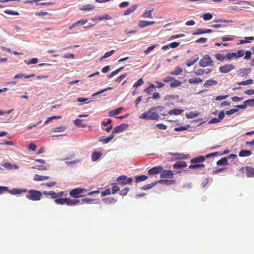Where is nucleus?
<instances>
[{"mask_svg": "<svg viewBox=\"0 0 254 254\" xmlns=\"http://www.w3.org/2000/svg\"><path fill=\"white\" fill-rule=\"evenodd\" d=\"M158 108L164 109V107L160 106L156 107H152L148 111L144 112L141 115H140V118L145 120H158L159 119V115L157 112L154 111L155 109Z\"/></svg>", "mask_w": 254, "mask_h": 254, "instance_id": "1", "label": "nucleus"}, {"mask_svg": "<svg viewBox=\"0 0 254 254\" xmlns=\"http://www.w3.org/2000/svg\"><path fill=\"white\" fill-rule=\"evenodd\" d=\"M27 189L25 188H14L12 190H9L8 187L0 186V191H2L0 193V195L3 194L5 191H8L9 193L12 195H17L20 194L22 193L27 192Z\"/></svg>", "mask_w": 254, "mask_h": 254, "instance_id": "2", "label": "nucleus"}, {"mask_svg": "<svg viewBox=\"0 0 254 254\" xmlns=\"http://www.w3.org/2000/svg\"><path fill=\"white\" fill-rule=\"evenodd\" d=\"M27 192L28 194L26 195V198L32 201H39L42 196V193L35 190L31 189L27 191Z\"/></svg>", "mask_w": 254, "mask_h": 254, "instance_id": "3", "label": "nucleus"}, {"mask_svg": "<svg viewBox=\"0 0 254 254\" xmlns=\"http://www.w3.org/2000/svg\"><path fill=\"white\" fill-rule=\"evenodd\" d=\"M87 190L81 188H76L71 190L69 192L70 195L74 198H78L85 196L82 193L86 192Z\"/></svg>", "mask_w": 254, "mask_h": 254, "instance_id": "4", "label": "nucleus"}, {"mask_svg": "<svg viewBox=\"0 0 254 254\" xmlns=\"http://www.w3.org/2000/svg\"><path fill=\"white\" fill-rule=\"evenodd\" d=\"M213 61L209 55H205L199 62L200 66L205 67L212 66Z\"/></svg>", "mask_w": 254, "mask_h": 254, "instance_id": "5", "label": "nucleus"}, {"mask_svg": "<svg viewBox=\"0 0 254 254\" xmlns=\"http://www.w3.org/2000/svg\"><path fill=\"white\" fill-rule=\"evenodd\" d=\"M117 181L119 182V184L125 185L127 184H130L133 181V179L132 178H128L126 175H121L117 178Z\"/></svg>", "mask_w": 254, "mask_h": 254, "instance_id": "6", "label": "nucleus"}, {"mask_svg": "<svg viewBox=\"0 0 254 254\" xmlns=\"http://www.w3.org/2000/svg\"><path fill=\"white\" fill-rule=\"evenodd\" d=\"M235 69V66L232 64H225L219 67V71L222 73H227Z\"/></svg>", "mask_w": 254, "mask_h": 254, "instance_id": "7", "label": "nucleus"}, {"mask_svg": "<svg viewBox=\"0 0 254 254\" xmlns=\"http://www.w3.org/2000/svg\"><path fill=\"white\" fill-rule=\"evenodd\" d=\"M128 127V125L127 124H121L114 127L113 129L112 134H116L121 132H123L127 130Z\"/></svg>", "mask_w": 254, "mask_h": 254, "instance_id": "8", "label": "nucleus"}, {"mask_svg": "<svg viewBox=\"0 0 254 254\" xmlns=\"http://www.w3.org/2000/svg\"><path fill=\"white\" fill-rule=\"evenodd\" d=\"M169 182V180H160L157 181H155L154 182H152L149 184L145 185L143 186L142 189L143 190H148L152 188L154 186L156 185L157 183H165L168 184V183Z\"/></svg>", "mask_w": 254, "mask_h": 254, "instance_id": "9", "label": "nucleus"}, {"mask_svg": "<svg viewBox=\"0 0 254 254\" xmlns=\"http://www.w3.org/2000/svg\"><path fill=\"white\" fill-rule=\"evenodd\" d=\"M246 171V176L248 177H254V169L251 167L245 166L240 168V171L244 172V170Z\"/></svg>", "mask_w": 254, "mask_h": 254, "instance_id": "10", "label": "nucleus"}, {"mask_svg": "<svg viewBox=\"0 0 254 254\" xmlns=\"http://www.w3.org/2000/svg\"><path fill=\"white\" fill-rule=\"evenodd\" d=\"M163 171V167L161 166L154 167L149 169L148 173L150 175L158 174Z\"/></svg>", "mask_w": 254, "mask_h": 254, "instance_id": "11", "label": "nucleus"}, {"mask_svg": "<svg viewBox=\"0 0 254 254\" xmlns=\"http://www.w3.org/2000/svg\"><path fill=\"white\" fill-rule=\"evenodd\" d=\"M244 54V51L242 50H238L237 52H230L228 55V57L231 60L233 58H238L242 57Z\"/></svg>", "mask_w": 254, "mask_h": 254, "instance_id": "12", "label": "nucleus"}, {"mask_svg": "<svg viewBox=\"0 0 254 254\" xmlns=\"http://www.w3.org/2000/svg\"><path fill=\"white\" fill-rule=\"evenodd\" d=\"M230 52H228L226 55H224L222 53H217L215 54L214 56L217 60L220 61H223L225 60L230 61L231 59L228 57V56Z\"/></svg>", "mask_w": 254, "mask_h": 254, "instance_id": "13", "label": "nucleus"}, {"mask_svg": "<svg viewBox=\"0 0 254 254\" xmlns=\"http://www.w3.org/2000/svg\"><path fill=\"white\" fill-rule=\"evenodd\" d=\"M155 23V21H147L144 20H140L138 22V26L142 28L149 25L154 24Z\"/></svg>", "mask_w": 254, "mask_h": 254, "instance_id": "14", "label": "nucleus"}, {"mask_svg": "<svg viewBox=\"0 0 254 254\" xmlns=\"http://www.w3.org/2000/svg\"><path fill=\"white\" fill-rule=\"evenodd\" d=\"M249 104L252 105H254V99H249L245 101L244 104L240 105H238L236 107L239 109H244L247 107V104Z\"/></svg>", "mask_w": 254, "mask_h": 254, "instance_id": "15", "label": "nucleus"}, {"mask_svg": "<svg viewBox=\"0 0 254 254\" xmlns=\"http://www.w3.org/2000/svg\"><path fill=\"white\" fill-rule=\"evenodd\" d=\"M161 174L160 175V177L163 178H167V177H172L173 175V173L172 171L168 170H163L161 172Z\"/></svg>", "mask_w": 254, "mask_h": 254, "instance_id": "16", "label": "nucleus"}, {"mask_svg": "<svg viewBox=\"0 0 254 254\" xmlns=\"http://www.w3.org/2000/svg\"><path fill=\"white\" fill-rule=\"evenodd\" d=\"M205 157L203 156H200L198 157H194L190 160V162L192 164H196L204 161Z\"/></svg>", "mask_w": 254, "mask_h": 254, "instance_id": "17", "label": "nucleus"}, {"mask_svg": "<svg viewBox=\"0 0 254 254\" xmlns=\"http://www.w3.org/2000/svg\"><path fill=\"white\" fill-rule=\"evenodd\" d=\"M174 169H181L187 166L186 163L184 161H177L173 165Z\"/></svg>", "mask_w": 254, "mask_h": 254, "instance_id": "18", "label": "nucleus"}, {"mask_svg": "<svg viewBox=\"0 0 254 254\" xmlns=\"http://www.w3.org/2000/svg\"><path fill=\"white\" fill-rule=\"evenodd\" d=\"M111 19H112V18L109 15H108L107 14H105L104 15H103L102 16L96 17L94 18H92V20H97V21H101V20H110Z\"/></svg>", "mask_w": 254, "mask_h": 254, "instance_id": "19", "label": "nucleus"}, {"mask_svg": "<svg viewBox=\"0 0 254 254\" xmlns=\"http://www.w3.org/2000/svg\"><path fill=\"white\" fill-rule=\"evenodd\" d=\"M123 109V108L121 107L114 110L110 111L109 112V115L110 116H114L115 115H117L121 113Z\"/></svg>", "mask_w": 254, "mask_h": 254, "instance_id": "20", "label": "nucleus"}, {"mask_svg": "<svg viewBox=\"0 0 254 254\" xmlns=\"http://www.w3.org/2000/svg\"><path fill=\"white\" fill-rule=\"evenodd\" d=\"M49 178V176H41L38 174H35L34 176L33 180L35 181H39L47 180Z\"/></svg>", "mask_w": 254, "mask_h": 254, "instance_id": "21", "label": "nucleus"}, {"mask_svg": "<svg viewBox=\"0 0 254 254\" xmlns=\"http://www.w3.org/2000/svg\"><path fill=\"white\" fill-rule=\"evenodd\" d=\"M67 198H59L55 199V202L57 204L64 205L67 204Z\"/></svg>", "mask_w": 254, "mask_h": 254, "instance_id": "22", "label": "nucleus"}, {"mask_svg": "<svg viewBox=\"0 0 254 254\" xmlns=\"http://www.w3.org/2000/svg\"><path fill=\"white\" fill-rule=\"evenodd\" d=\"M137 7V5L135 4L132 6H131L129 8L127 9V10H125L124 12V15H127L133 12L135 10V9Z\"/></svg>", "mask_w": 254, "mask_h": 254, "instance_id": "23", "label": "nucleus"}, {"mask_svg": "<svg viewBox=\"0 0 254 254\" xmlns=\"http://www.w3.org/2000/svg\"><path fill=\"white\" fill-rule=\"evenodd\" d=\"M74 123L76 126L80 127H85L87 126V125L86 124H84L83 123V120L79 119H77L75 120L74 121Z\"/></svg>", "mask_w": 254, "mask_h": 254, "instance_id": "24", "label": "nucleus"}, {"mask_svg": "<svg viewBox=\"0 0 254 254\" xmlns=\"http://www.w3.org/2000/svg\"><path fill=\"white\" fill-rule=\"evenodd\" d=\"M79 203L80 201L79 200L67 198L66 205L68 206H75L79 204Z\"/></svg>", "mask_w": 254, "mask_h": 254, "instance_id": "25", "label": "nucleus"}, {"mask_svg": "<svg viewBox=\"0 0 254 254\" xmlns=\"http://www.w3.org/2000/svg\"><path fill=\"white\" fill-rule=\"evenodd\" d=\"M217 84V81L213 79H209L205 81L204 84L205 87H210Z\"/></svg>", "mask_w": 254, "mask_h": 254, "instance_id": "26", "label": "nucleus"}, {"mask_svg": "<svg viewBox=\"0 0 254 254\" xmlns=\"http://www.w3.org/2000/svg\"><path fill=\"white\" fill-rule=\"evenodd\" d=\"M199 57L196 56V57L193 60H188L186 62V65L187 67H190L193 65L198 60Z\"/></svg>", "mask_w": 254, "mask_h": 254, "instance_id": "27", "label": "nucleus"}, {"mask_svg": "<svg viewBox=\"0 0 254 254\" xmlns=\"http://www.w3.org/2000/svg\"><path fill=\"white\" fill-rule=\"evenodd\" d=\"M153 9H151L150 10H146L144 11L142 15V17L144 18H153L152 15V12L153 11Z\"/></svg>", "mask_w": 254, "mask_h": 254, "instance_id": "28", "label": "nucleus"}, {"mask_svg": "<svg viewBox=\"0 0 254 254\" xmlns=\"http://www.w3.org/2000/svg\"><path fill=\"white\" fill-rule=\"evenodd\" d=\"M252 154L251 151L247 150H243L239 152V156L241 157H247L250 156Z\"/></svg>", "mask_w": 254, "mask_h": 254, "instance_id": "29", "label": "nucleus"}, {"mask_svg": "<svg viewBox=\"0 0 254 254\" xmlns=\"http://www.w3.org/2000/svg\"><path fill=\"white\" fill-rule=\"evenodd\" d=\"M183 112V110L176 108V109L170 110L168 112V114L169 115H179L181 113H182Z\"/></svg>", "mask_w": 254, "mask_h": 254, "instance_id": "30", "label": "nucleus"}, {"mask_svg": "<svg viewBox=\"0 0 254 254\" xmlns=\"http://www.w3.org/2000/svg\"><path fill=\"white\" fill-rule=\"evenodd\" d=\"M43 194L45 195H50L51 196V198L53 199H57V193H55L54 191H44L43 192Z\"/></svg>", "mask_w": 254, "mask_h": 254, "instance_id": "31", "label": "nucleus"}, {"mask_svg": "<svg viewBox=\"0 0 254 254\" xmlns=\"http://www.w3.org/2000/svg\"><path fill=\"white\" fill-rule=\"evenodd\" d=\"M66 129V127L65 126H61L56 127H55L53 129L54 132H61L64 131Z\"/></svg>", "mask_w": 254, "mask_h": 254, "instance_id": "32", "label": "nucleus"}, {"mask_svg": "<svg viewBox=\"0 0 254 254\" xmlns=\"http://www.w3.org/2000/svg\"><path fill=\"white\" fill-rule=\"evenodd\" d=\"M95 8V6L94 5H91V4H87L84 5L80 8H79V10L82 11H87V10H93Z\"/></svg>", "mask_w": 254, "mask_h": 254, "instance_id": "33", "label": "nucleus"}, {"mask_svg": "<svg viewBox=\"0 0 254 254\" xmlns=\"http://www.w3.org/2000/svg\"><path fill=\"white\" fill-rule=\"evenodd\" d=\"M181 82L180 81L177 80L174 78V79L172 80V81H171L170 86L171 88H175L179 86L180 85H181Z\"/></svg>", "mask_w": 254, "mask_h": 254, "instance_id": "34", "label": "nucleus"}, {"mask_svg": "<svg viewBox=\"0 0 254 254\" xmlns=\"http://www.w3.org/2000/svg\"><path fill=\"white\" fill-rule=\"evenodd\" d=\"M101 153L99 152H94L92 154V160L93 161L98 160L101 157Z\"/></svg>", "mask_w": 254, "mask_h": 254, "instance_id": "35", "label": "nucleus"}, {"mask_svg": "<svg viewBox=\"0 0 254 254\" xmlns=\"http://www.w3.org/2000/svg\"><path fill=\"white\" fill-rule=\"evenodd\" d=\"M147 176L144 175L140 176H136L135 177L136 183H138L146 180L147 179Z\"/></svg>", "mask_w": 254, "mask_h": 254, "instance_id": "36", "label": "nucleus"}, {"mask_svg": "<svg viewBox=\"0 0 254 254\" xmlns=\"http://www.w3.org/2000/svg\"><path fill=\"white\" fill-rule=\"evenodd\" d=\"M202 81L200 78H191L188 80V82L190 84H198L201 82Z\"/></svg>", "mask_w": 254, "mask_h": 254, "instance_id": "37", "label": "nucleus"}, {"mask_svg": "<svg viewBox=\"0 0 254 254\" xmlns=\"http://www.w3.org/2000/svg\"><path fill=\"white\" fill-rule=\"evenodd\" d=\"M124 67L123 66H122V67L119 68L118 69L113 71L109 75H108L107 76L108 78H111L113 77L114 76H115V75L118 74L120 71H121L122 70H123L124 69Z\"/></svg>", "mask_w": 254, "mask_h": 254, "instance_id": "38", "label": "nucleus"}, {"mask_svg": "<svg viewBox=\"0 0 254 254\" xmlns=\"http://www.w3.org/2000/svg\"><path fill=\"white\" fill-rule=\"evenodd\" d=\"M205 165L203 164H194L189 166V168L192 169H196L200 168H204Z\"/></svg>", "mask_w": 254, "mask_h": 254, "instance_id": "39", "label": "nucleus"}, {"mask_svg": "<svg viewBox=\"0 0 254 254\" xmlns=\"http://www.w3.org/2000/svg\"><path fill=\"white\" fill-rule=\"evenodd\" d=\"M216 164L217 165H224L228 164V162L227 159L226 157H223L219 160Z\"/></svg>", "mask_w": 254, "mask_h": 254, "instance_id": "40", "label": "nucleus"}, {"mask_svg": "<svg viewBox=\"0 0 254 254\" xmlns=\"http://www.w3.org/2000/svg\"><path fill=\"white\" fill-rule=\"evenodd\" d=\"M182 71V69L179 67H177L175 68V69L170 72V74L174 75H178L181 73Z\"/></svg>", "mask_w": 254, "mask_h": 254, "instance_id": "41", "label": "nucleus"}, {"mask_svg": "<svg viewBox=\"0 0 254 254\" xmlns=\"http://www.w3.org/2000/svg\"><path fill=\"white\" fill-rule=\"evenodd\" d=\"M253 82V81L252 79H248L245 81H241L237 82V84L239 85H246L249 84H251Z\"/></svg>", "mask_w": 254, "mask_h": 254, "instance_id": "42", "label": "nucleus"}, {"mask_svg": "<svg viewBox=\"0 0 254 254\" xmlns=\"http://www.w3.org/2000/svg\"><path fill=\"white\" fill-rule=\"evenodd\" d=\"M24 62L27 65H30L36 64L38 62V59L36 58H33L30 60H25Z\"/></svg>", "mask_w": 254, "mask_h": 254, "instance_id": "43", "label": "nucleus"}, {"mask_svg": "<svg viewBox=\"0 0 254 254\" xmlns=\"http://www.w3.org/2000/svg\"><path fill=\"white\" fill-rule=\"evenodd\" d=\"M115 52V50H112L110 51L106 52L103 57L100 58V60H102L104 59L107 58L111 56Z\"/></svg>", "mask_w": 254, "mask_h": 254, "instance_id": "44", "label": "nucleus"}, {"mask_svg": "<svg viewBox=\"0 0 254 254\" xmlns=\"http://www.w3.org/2000/svg\"><path fill=\"white\" fill-rule=\"evenodd\" d=\"M221 39L223 42L233 41L234 39V37L232 35H227L222 37Z\"/></svg>", "mask_w": 254, "mask_h": 254, "instance_id": "45", "label": "nucleus"}, {"mask_svg": "<svg viewBox=\"0 0 254 254\" xmlns=\"http://www.w3.org/2000/svg\"><path fill=\"white\" fill-rule=\"evenodd\" d=\"M103 200L106 204L113 203L116 202V200L113 198H106L103 199Z\"/></svg>", "mask_w": 254, "mask_h": 254, "instance_id": "46", "label": "nucleus"}, {"mask_svg": "<svg viewBox=\"0 0 254 254\" xmlns=\"http://www.w3.org/2000/svg\"><path fill=\"white\" fill-rule=\"evenodd\" d=\"M88 21V20L87 19H81L80 20H78V21L76 22L75 23V25L76 26H79V25H83L85 24Z\"/></svg>", "mask_w": 254, "mask_h": 254, "instance_id": "47", "label": "nucleus"}, {"mask_svg": "<svg viewBox=\"0 0 254 254\" xmlns=\"http://www.w3.org/2000/svg\"><path fill=\"white\" fill-rule=\"evenodd\" d=\"M129 190V188L128 187L125 188L124 189L120 191V195L121 196L126 195L127 194Z\"/></svg>", "mask_w": 254, "mask_h": 254, "instance_id": "48", "label": "nucleus"}, {"mask_svg": "<svg viewBox=\"0 0 254 254\" xmlns=\"http://www.w3.org/2000/svg\"><path fill=\"white\" fill-rule=\"evenodd\" d=\"M114 134H112L111 135H110L106 138L101 140V141L105 144L108 143L114 138Z\"/></svg>", "mask_w": 254, "mask_h": 254, "instance_id": "49", "label": "nucleus"}, {"mask_svg": "<svg viewBox=\"0 0 254 254\" xmlns=\"http://www.w3.org/2000/svg\"><path fill=\"white\" fill-rule=\"evenodd\" d=\"M158 45H153L151 46H150L149 47H148L144 51V53L145 54V55H147L148 54V53H149L151 51L153 50Z\"/></svg>", "mask_w": 254, "mask_h": 254, "instance_id": "50", "label": "nucleus"}, {"mask_svg": "<svg viewBox=\"0 0 254 254\" xmlns=\"http://www.w3.org/2000/svg\"><path fill=\"white\" fill-rule=\"evenodd\" d=\"M199 115V113L197 112H190L188 114L186 115V117L187 118H193L195 117H197Z\"/></svg>", "mask_w": 254, "mask_h": 254, "instance_id": "51", "label": "nucleus"}, {"mask_svg": "<svg viewBox=\"0 0 254 254\" xmlns=\"http://www.w3.org/2000/svg\"><path fill=\"white\" fill-rule=\"evenodd\" d=\"M212 15L209 13H204L203 15V18L204 20L207 21L212 18Z\"/></svg>", "mask_w": 254, "mask_h": 254, "instance_id": "52", "label": "nucleus"}, {"mask_svg": "<svg viewBox=\"0 0 254 254\" xmlns=\"http://www.w3.org/2000/svg\"><path fill=\"white\" fill-rule=\"evenodd\" d=\"M156 127L159 129L161 130H166L167 129V126L162 124V123H159L156 124Z\"/></svg>", "mask_w": 254, "mask_h": 254, "instance_id": "53", "label": "nucleus"}, {"mask_svg": "<svg viewBox=\"0 0 254 254\" xmlns=\"http://www.w3.org/2000/svg\"><path fill=\"white\" fill-rule=\"evenodd\" d=\"M112 194H115L120 190L119 187L115 184H112Z\"/></svg>", "mask_w": 254, "mask_h": 254, "instance_id": "54", "label": "nucleus"}, {"mask_svg": "<svg viewBox=\"0 0 254 254\" xmlns=\"http://www.w3.org/2000/svg\"><path fill=\"white\" fill-rule=\"evenodd\" d=\"M205 29H197L195 32L193 33V35H201L203 34H205Z\"/></svg>", "mask_w": 254, "mask_h": 254, "instance_id": "55", "label": "nucleus"}, {"mask_svg": "<svg viewBox=\"0 0 254 254\" xmlns=\"http://www.w3.org/2000/svg\"><path fill=\"white\" fill-rule=\"evenodd\" d=\"M155 87V85L153 84H150L148 87L145 88L144 91L149 94H151L152 92L151 88Z\"/></svg>", "mask_w": 254, "mask_h": 254, "instance_id": "56", "label": "nucleus"}, {"mask_svg": "<svg viewBox=\"0 0 254 254\" xmlns=\"http://www.w3.org/2000/svg\"><path fill=\"white\" fill-rule=\"evenodd\" d=\"M169 154L171 155H173V156H175L178 159H183L184 158V155L183 154H180V153H169Z\"/></svg>", "mask_w": 254, "mask_h": 254, "instance_id": "57", "label": "nucleus"}, {"mask_svg": "<svg viewBox=\"0 0 254 254\" xmlns=\"http://www.w3.org/2000/svg\"><path fill=\"white\" fill-rule=\"evenodd\" d=\"M144 83V81L142 78H140L137 82L134 83L133 86L135 87H139Z\"/></svg>", "mask_w": 254, "mask_h": 254, "instance_id": "58", "label": "nucleus"}, {"mask_svg": "<svg viewBox=\"0 0 254 254\" xmlns=\"http://www.w3.org/2000/svg\"><path fill=\"white\" fill-rule=\"evenodd\" d=\"M33 169H37L39 170H46L47 167L44 165H36L32 167Z\"/></svg>", "mask_w": 254, "mask_h": 254, "instance_id": "59", "label": "nucleus"}, {"mask_svg": "<svg viewBox=\"0 0 254 254\" xmlns=\"http://www.w3.org/2000/svg\"><path fill=\"white\" fill-rule=\"evenodd\" d=\"M194 74L197 76L202 75L204 73V70L202 69H198L194 71Z\"/></svg>", "mask_w": 254, "mask_h": 254, "instance_id": "60", "label": "nucleus"}, {"mask_svg": "<svg viewBox=\"0 0 254 254\" xmlns=\"http://www.w3.org/2000/svg\"><path fill=\"white\" fill-rule=\"evenodd\" d=\"M111 194V190L110 189H107L101 192V196H105L107 195H109Z\"/></svg>", "mask_w": 254, "mask_h": 254, "instance_id": "61", "label": "nucleus"}, {"mask_svg": "<svg viewBox=\"0 0 254 254\" xmlns=\"http://www.w3.org/2000/svg\"><path fill=\"white\" fill-rule=\"evenodd\" d=\"M4 12L8 14L13 15H19V13L16 11H13L10 10H6L4 11Z\"/></svg>", "mask_w": 254, "mask_h": 254, "instance_id": "62", "label": "nucleus"}, {"mask_svg": "<svg viewBox=\"0 0 254 254\" xmlns=\"http://www.w3.org/2000/svg\"><path fill=\"white\" fill-rule=\"evenodd\" d=\"M188 127H184V126H180L178 127H176L174 128V130L176 131H181L185 130L187 129Z\"/></svg>", "mask_w": 254, "mask_h": 254, "instance_id": "63", "label": "nucleus"}, {"mask_svg": "<svg viewBox=\"0 0 254 254\" xmlns=\"http://www.w3.org/2000/svg\"><path fill=\"white\" fill-rule=\"evenodd\" d=\"M180 45V42H173L169 44V47L172 48H176Z\"/></svg>", "mask_w": 254, "mask_h": 254, "instance_id": "64", "label": "nucleus"}]
</instances>
